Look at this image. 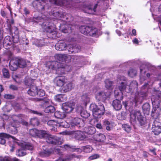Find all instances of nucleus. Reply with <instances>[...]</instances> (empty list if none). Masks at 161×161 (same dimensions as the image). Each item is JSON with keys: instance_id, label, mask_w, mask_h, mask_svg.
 <instances>
[{"instance_id": "nucleus-52", "label": "nucleus", "mask_w": 161, "mask_h": 161, "mask_svg": "<svg viewBox=\"0 0 161 161\" xmlns=\"http://www.w3.org/2000/svg\"><path fill=\"white\" fill-rule=\"evenodd\" d=\"M36 100L37 101H42L45 104L50 103H51V101L50 100L47 98L43 100H42L41 99H37Z\"/></svg>"}, {"instance_id": "nucleus-4", "label": "nucleus", "mask_w": 161, "mask_h": 161, "mask_svg": "<svg viewBox=\"0 0 161 161\" xmlns=\"http://www.w3.org/2000/svg\"><path fill=\"white\" fill-rule=\"evenodd\" d=\"M26 65V62L23 59L14 58L11 60L9 63L10 69L12 71L15 70L18 67L23 68Z\"/></svg>"}, {"instance_id": "nucleus-13", "label": "nucleus", "mask_w": 161, "mask_h": 161, "mask_svg": "<svg viewBox=\"0 0 161 161\" xmlns=\"http://www.w3.org/2000/svg\"><path fill=\"white\" fill-rule=\"evenodd\" d=\"M118 80L121 81L123 80V81L120 82L121 85L119 86V90L121 92L124 90H125V91L128 92L130 91V88H129V89H128L127 88L126 85L128 83H127V81L125 80V78L123 76H121L118 77Z\"/></svg>"}, {"instance_id": "nucleus-22", "label": "nucleus", "mask_w": 161, "mask_h": 161, "mask_svg": "<svg viewBox=\"0 0 161 161\" xmlns=\"http://www.w3.org/2000/svg\"><path fill=\"white\" fill-rule=\"evenodd\" d=\"M25 116L23 114H20L18 115H14L11 117H9V119H12V120L15 123L19 122L22 121L23 119L25 118ZM10 120H11L10 119Z\"/></svg>"}, {"instance_id": "nucleus-27", "label": "nucleus", "mask_w": 161, "mask_h": 161, "mask_svg": "<svg viewBox=\"0 0 161 161\" xmlns=\"http://www.w3.org/2000/svg\"><path fill=\"white\" fill-rule=\"evenodd\" d=\"M82 122L81 119L78 118H76L73 119L71 122H70L71 129L73 127L77 126Z\"/></svg>"}, {"instance_id": "nucleus-3", "label": "nucleus", "mask_w": 161, "mask_h": 161, "mask_svg": "<svg viewBox=\"0 0 161 161\" xmlns=\"http://www.w3.org/2000/svg\"><path fill=\"white\" fill-rule=\"evenodd\" d=\"M47 65L49 66V69H57V72L61 74H66V72L71 70L70 66L66 65L64 66L62 63H58V62H49L47 63Z\"/></svg>"}, {"instance_id": "nucleus-51", "label": "nucleus", "mask_w": 161, "mask_h": 161, "mask_svg": "<svg viewBox=\"0 0 161 161\" xmlns=\"http://www.w3.org/2000/svg\"><path fill=\"white\" fill-rule=\"evenodd\" d=\"M25 149L26 150H32L33 149V146L30 144H26L25 145Z\"/></svg>"}, {"instance_id": "nucleus-42", "label": "nucleus", "mask_w": 161, "mask_h": 161, "mask_svg": "<svg viewBox=\"0 0 161 161\" xmlns=\"http://www.w3.org/2000/svg\"><path fill=\"white\" fill-rule=\"evenodd\" d=\"M82 117L84 118H87L90 116V114L86 111L83 110L80 113Z\"/></svg>"}, {"instance_id": "nucleus-23", "label": "nucleus", "mask_w": 161, "mask_h": 161, "mask_svg": "<svg viewBox=\"0 0 161 161\" xmlns=\"http://www.w3.org/2000/svg\"><path fill=\"white\" fill-rule=\"evenodd\" d=\"M97 6V4H96L94 6L90 5L87 6L85 8V12L87 13L93 14L96 11V10Z\"/></svg>"}, {"instance_id": "nucleus-59", "label": "nucleus", "mask_w": 161, "mask_h": 161, "mask_svg": "<svg viewBox=\"0 0 161 161\" xmlns=\"http://www.w3.org/2000/svg\"><path fill=\"white\" fill-rule=\"evenodd\" d=\"M0 13L1 15L4 18H7V17L6 16V13L3 10H1L0 11Z\"/></svg>"}, {"instance_id": "nucleus-24", "label": "nucleus", "mask_w": 161, "mask_h": 161, "mask_svg": "<svg viewBox=\"0 0 161 161\" xmlns=\"http://www.w3.org/2000/svg\"><path fill=\"white\" fill-rule=\"evenodd\" d=\"M66 47V44L64 42H58L55 46L56 50L58 51H63L65 50Z\"/></svg>"}, {"instance_id": "nucleus-10", "label": "nucleus", "mask_w": 161, "mask_h": 161, "mask_svg": "<svg viewBox=\"0 0 161 161\" xmlns=\"http://www.w3.org/2000/svg\"><path fill=\"white\" fill-rule=\"evenodd\" d=\"M152 131L155 135H158L161 132V122L159 119H156L154 121L152 127Z\"/></svg>"}, {"instance_id": "nucleus-41", "label": "nucleus", "mask_w": 161, "mask_h": 161, "mask_svg": "<svg viewBox=\"0 0 161 161\" xmlns=\"http://www.w3.org/2000/svg\"><path fill=\"white\" fill-rule=\"evenodd\" d=\"M95 128L92 127H88V130H85V131L88 134H92L95 133Z\"/></svg>"}, {"instance_id": "nucleus-62", "label": "nucleus", "mask_w": 161, "mask_h": 161, "mask_svg": "<svg viewBox=\"0 0 161 161\" xmlns=\"http://www.w3.org/2000/svg\"><path fill=\"white\" fill-rule=\"evenodd\" d=\"M12 77L13 79L15 80V81L16 82H18V81L19 80H18L19 78L18 76L17 75H13Z\"/></svg>"}, {"instance_id": "nucleus-6", "label": "nucleus", "mask_w": 161, "mask_h": 161, "mask_svg": "<svg viewBox=\"0 0 161 161\" xmlns=\"http://www.w3.org/2000/svg\"><path fill=\"white\" fill-rule=\"evenodd\" d=\"M79 30L81 33L87 36H95L98 34L97 29L92 26H82L80 27Z\"/></svg>"}, {"instance_id": "nucleus-40", "label": "nucleus", "mask_w": 161, "mask_h": 161, "mask_svg": "<svg viewBox=\"0 0 161 161\" xmlns=\"http://www.w3.org/2000/svg\"><path fill=\"white\" fill-rule=\"evenodd\" d=\"M2 71L3 76L5 78H9L10 75L8 70L6 68H3Z\"/></svg>"}, {"instance_id": "nucleus-55", "label": "nucleus", "mask_w": 161, "mask_h": 161, "mask_svg": "<svg viewBox=\"0 0 161 161\" xmlns=\"http://www.w3.org/2000/svg\"><path fill=\"white\" fill-rule=\"evenodd\" d=\"M134 86V87H136L137 86V82L135 81H133L131 82L130 83V86H128V87H131L132 86Z\"/></svg>"}, {"instance_id": "nucleus-16", "label": "nucleus", "mask_w": 161, "mask_h": 161, "mask_svg": "<svg viewBox=\"0 0 161 161\" xmlns=\"http://www.w3.org/2000/svg\"><path fill=\"white\" fill-rule=\"evenodd\" d=\"M56 58L59 61L58 63H61L62 62H66L67 61V59H70L72 57L69 55L65 54H57L55 56ZM57 62V61H54Z\"/></svg>"}, {"instance_id": "nucleus-44", "label": "nucleus", "mask_w": 161, "mask_h": 161, "mask_svg": "<svg viewBox=\"0 0 161 161\" xmlns=\"http://www.w3.org/2000/svg\"><path fill=\"white\" fill-rule=\"evenodd\" d=\"M0 161H19L18 159L14 158L11 159L9 158H0Z\"/></svg>"}, {"instance_id": "nucleus-48", "label": "nucleus", "mask_w": 161, "mask_h": 161, "mask_svg": "<svg viewBox=\"0 0 161 161\" xmlns=\"http://www.w3.org/2000/svg\"><path fill=\"white\" fill-rule=\"evenodd\" d=\"M75 110L78 113H80L84 110L83 107L80 105H78L76 106Z\"/></svg>"}, {"instance_id": "nucleus-63", "label": "nucleus", "mask_w": 161, "mask_h": 161, "mask_svg": "<svg viewBox=\"0 0 161 161\" xmlns=\"http://www.w3.org/2000/svg\"><path fill=\"white\" fill-rule=\"evenodd\" d=\"M10 88L14 90H16L17 89V87L16 86L13 85L10 86Z\"/></svg>"}, {"instance_id": "nucleus-5", "label": "nucleus", "mask_w": 161, "mask_h": 161, "mask_svg": "<svg viewBox=\"0 0 161 161\" xmlns=\"http://www.w3.org/2000/svg\"><path fill=\"white\" fill-rule=\"evenodd\" d=\"M98 106L95 104H92L90 108L92 110L93 116L96 118H99L104 113L105 109L104 105L101 103H98Z\"/></svg>"}, {"instance_id": "nucleus-21", "label": "nucleus", "mask_w": 161, "mask_h": 161, "mask_svg": "<svg viewBox=\"0 0 161 161\" xmlns=\"http://www.w3.org/2000/svg\"><path fill=\"white\" fill-rule=\"evenodd\" d=\"M58 121H56L53 120H50L48 121L47 125L51 128L50 130L54 131L57 130V128L58 127Z\"/></svg>"}, {"instance_id": "nucleus-34", "label": "nucleus", "mask_w": 161, "mask_h": 161, "mask_svg": "<svg viewBox=\"0 0 161 161\" xmlns=\"http://www.w3.org/2000/svg\"><path fill=\"white\" fill-rule=\"evenodd\" d=\"M123 129L127 133H130L131 130V127L129 125L124 124L122 125Z\"/></svg>"}, {"instance_id": "nucleus-45", "label": "nucleus", "mask_w": 161, "mask_h": 161, "mask_svg": "<svg viewBox=\"0 0 161 161\" xmlns=\"http://www.w3.org/2000/svg\"><path fill=\"white\" fill-rule=\"evenodd\" d=\"M11 104L4 106L3 108V109L5 112H9L11 109Z\"/></svg>"}, {"instance_id": "nucleus-19", "label": "nucleus", "mask_w": 161, "mask_h": 161, "mask_svg": "<svg viewBox=\"0 0 161 161\" xmlns=\"http://www.w3.org/2000/svg\"><path fill=\"white\" fill-rule=\"evenodd\" d=\"M73 83L70 81L66 82V83L63 86L62 88V91L64 92H68L72 90L74 87Z\"/></svg>"}, {"instance_id": "nucleus-31", "label": "nucleus", "mask_w": 161, "mask_h": 161, "mask_svg": "<svg viewBox=\"0 0 161 161\" xmlns=\"http://www.w3.org/2000/svg\"><path fill=\"white\" fill-rule=\"evenodd\" d=\"M66 96L64 95L59 94L56 96L54 98L56 101L58 102H61L64 101L66 100Z\"/></svg>"}, {"instance_id": "nucleus-46", "label": "nucleus", "mask_w": 161, "mask_h": 161, "mask_svg": "<svg viewBox=\"0 0 161 161\" xmlns=\"http://www.w3.org/2000/svg\"><path fill=\"white\" fill-rule=\"evenodd\" d=\"M10 127L11 129V132L12 133V134H15L17 133V130L16 126H14V125H12V124H11V126Z\"/></svg>"}, {"instance_id": "nucleus-43", "label": "nucleus", "mask_w": 161, "mask_h": 161, "mask_svg": "<svg viewBox=\"0 0 161 161\" xmlns=\"http://www.w3.org/2000/svg\"><path fill=\"white\" fill-rule=\"evenodd\" d=\"M75 132L72 131L66 130L60 132L59 134L63 135H71L73 134Z\"/></svg>"}, {"instance_id": "nucleus-39", "label": "nucleus", "mask_w": 161, "mask_h": 161, "mask_svg": "<svg viewBox=\"0 0 161 161\" xmlns=\"http://www.w3.org/2000/svg\"><path fill=\"white\" fill-rule=\"evenodd\" d=\"M16 154L19 156H22L26 154L25 151L22 149H19L16 152Z\"/></svg>"}, {"instance_id": "nucleus-37", "label": "nucleus", "mask_w": 161, "mask_h": 161, "mask_svg": "<svg viewBox=\"0 0 161 161\" xmlns=\"http://www.w3.org/2000/svg\"><path fill=\"white\" fill-rule=\"evenodd\" d=\"M30 123L31 125L34 126L37 125L39 124V120L36 118L31 119L30 121Z\"/></svg>"}, {"instance_id": "nucleus-9", "label": "nucleus", "mask_w": 161, "mask_h": 161, "mask_svg": "<svg viewBox=\"0 0 161 161\" xmlns=\"http://www.w3.org/2000/svg\"><path fill=\"white\" fill-rule=\"evenodd\" d=\"M35 80L28 78L26 79L25 81V84L26 85L30 86V88L28 91V93L31 96H34L37 94V89L33 82Z\"/></svg>"}, {"instance_id": "nucleus-28", "label": "nucleus", "mask_w": 161, "mask_h": 161, "mask_svg": "<svg viewBox=\"0 0 161 161\" xmlns=\"http://www.w3.org/2000/svg\"><path fill=\"white\" fill-rule=\"evenodd\" d=\"M75 138L78 140H82L85 138V136L83 133L81 131H78L75 134Z\"/></svg>"}, {"instance_id": "nucleus-57", "label": "nucleus", "mask_w": 161, "mask_h": 161, "mask_svg": "<svg viewBox=\"0 0 161 161\" xmlns=\"http://www.w3.org/2000/svg\"><path fill=\"white\" fill-rule=\"evenodd\" d=\"M73 157V155H71V156H69V158H67L66 159H63L62 158H59L58 160H56V161H66L67 160V159H71V158H72Z\"/></svg>"}, {"instance_id": "nucleus-8", "label": "nucleus", "mask_w": 161, "mask_h": 161, "mask_svg": "<svg viewBox=\"0 0 161 161\" xmlns=\"http://www.w3.org/2000/svg\"><path fill=\"white\" fill-rule=\"evenodd\" d=\"M130 121L132 123L138 120L141 124L144 125L146 123L145 118L143 117L139 111L132 110L130 114Z\"/></svg>"}, {"instance_id": "nucleus-58", "label": "nucleus", "mask_w": 161, "mask_h": 161, "mask_svg": "<svg viewBox=\"0 0 161 161\" xmlns=\"http://www.w3.org/2000/svg\"><path fill=\"white\" fill-rule=\"evenodd\" d=\"M42 19H41L40 17H34L33 18V21L38 23L40 22L39 20H41Z\"/></svg>"}, {"instance_id": "nucleus-38", "label": "nucleus", "mask_w": 161, "mask_h": 161, "mask_svg": "<svg viewBox=\"0 0 161 161\" xmlns=\"http://www.w3.org/2000/svg\"><path fill=\"white\" fill-rule=\"evenodd\" d=\"M105 87L107 89H112L113 82L109 80H106L105 81Z\"/></svg>"}, {"instance_id": "nucleus-12", "label": "nucleus", "mask_w": 161, "mask_h": 161, "mask_svg": "<svg viewBox=\"0 0 161 161\" xmlns=\"http://www.w3.org/2000/svg\"><path fill=\"white\" fill-rule=\"evenodd\" d=\"M68 80L66 77L63 76H58L56 77L54 80V82L56 85L62 86L67 82Z\"/></svg>"}, {"instance_id": "nucleus-25", "label": "nucleus", "mask_w": 161, "mask_h": 161, "mask_svg": "<svg viewBox=\"0 0 161 161\" xmlns=\"http://www.w3.org/2000/svg\"><path fill=\"white\" fill-rule=\"evenodd\" d=\"M112 105L114 108L117 110H120L122 108V104L121 102L117 99L113 101Z\"/></svg>"}, {"instance_id": "nucleus-53", "label": "nucleus", "mask_w": 161, "mask_h": 161, "mask_svg": "<svg viewBox=\"0 0 161 161\" xmlns=\"http://www.w3.org/2000/svg\"><path fill=\"white\" fill-rule=\"evenodd\" d=\"M9 40H10V38L9 37V36H7L6 37L3 41V44H6L7 45H9Z\"/></svg>"}, {"instance_id": "nucleus-56", "label": "nucleus", "mask_w": 161, "mask_h": 161, "mask_svg": "<svg viewBox=\"0 0 161 161\" xmlns=\"http://www.w3.org/2000/svg\"><path fill=\"white\" fill-rule=\"evenodd\" d=\"M4 97L6 99H12L14 98V96L8 94L5 95Z\"/></svg>"}, {"instance_id": "nucleus-26", "label": "nucleus", "mask_w": 161, "mask_h": 161, "mask_svg": "<svg viewBox=\"0 0 161 161\" xmlns=\"http://www.w3.org/2000/svg\"><path fill=\"white\" fill-rule=\"evenodd\" d=\"M90 100V96L87 93L83 94L81 97V102L83 105H86Z\"/></svg>"}, {"instance_id": "nucleus-36", "label": "nucleus", "mask_w": 161, "mask_h": 161, "mask_svg": "<svg viewBox=\"0 0 161 161\" xmlns=\"http://www.w3.org/2000/svg\"><path fill=\"white\" fill-rule=\"evenodd\" d=\"M128 75L131 77H133L135 76L136 74L137 71L136 70L130 69L128 72Z\"/></svg>"}, {"instance_id": "nucleus-32", "label": "nucleus", "mask_w": 161, "mask_h": 161, "mask_svg": "<svg viewBox=\"0 0 161 161\" xmlns=\"http://www.w3.org/2000/svg\"><path fill=\"white\" fill-rule=\"evenodd\" d=\"M8 137V135L4 133L0 134V144H4L5 143V138Z\"/></svg>"}, {"instance_id": "nucleus-7", "label": "nucleus", "mask_w": 161, "mask_h": 161, "mask_svg": "<svg viewBox=\"0 0 161 161\" xmlns=\"http://www.w3.org/2000/svg\"><path fill=\"white\" fill-rule=\"evenodd\" d=\"M42 28L44 31L49 33V36L51 37L56 38L57 36V32L55 26L53 24L43 23L42 24Z\"/></svg>"}, {"instance_id": "nucleus-20", "label": "nucleus", "mask_w": 161, "mask_h": 161, "mask_svg": "<svg viewBox=\"0 0 161 161\" xmlns=\"http://www.w3.org/2000/svg\"><path fill=\"white\" fill-rule=\"evenodd\" d=\"M109 95L103 92H99L96 94V98L98 101H103L107 98Z\"/></svg>"}, {"instance_id": "nucleus-54", "label": "nucleus", "mask_w": 161, "mask_h": 161, "mask_svg": "<svg viewBox=\"0 0 161 161\" xmlns=\"http://www.w3.org/2000/svg\"><path fill=\"white\" fill-rule=\"evenodd\" d=\"M37 95H39L40 97H43L45 95L44 91L42 89H40L39 91L37 90Z\"/></svg>"}, {"instance_id": "nucleus-33", "label": "nucleus", "mask_w": 161, "mask_h": 161, "mask_svg": "<svg viewBox=\"0 0 161 161\" xmlns=\"http://www.w3.org/2000/svg\"><path fill=\"white\" fill-rule=\"evenodd\" d=\"M54 114L56 118L58 119H62L65 117V114L64 113L59 111H56Z\"/></svg>"}, {"instance_id": "nucleus-18", "label": "nucleus", "mask_w": 161, "mask_h": 161, "mask_svg": "<svg viewBox=\"0 0 161 161\" xmlns=\"http://www.w3.org/2000/svg\"><path fill=\"white\" fill-rule=\"evenodd\" d=\"M74 108V105L71 103H65L63 104L62 108L66 113L71 112Z\"/></svg>"}, {"instance_id": "nucleus-11", "label": "nucleus", "mask_w": 161, "mask_h": 161, "mask_svg": "<svg viewBox=\"0 0 161 161\" xmlns=\"http://www.w3.org/2000/svg\"><path fill=\"white\" fill-rule=\"evenodd\" d=\"M45 4L43 0H36L33 2L32 4L36 9L42 11L45 8Z\"/></svg>"}, {"instance_id": "nucleus-64", "label": "nucleus", "mask_w": 161, "mask_h": 161, "mask_svg": "<svg viewBox=\"0 0 161 161\" xmlns=\"http://www.w3.org/2000/svg\"><path fill=\"white\" fill-rule=\"evenodd\" d=\"M136 30L135 29H133L132 31V35L136 36Z\"/></svg>"}, {"instance_id": "nucleus-29", "label": "nucleus", "mask_w": 161, "mask_h": 161, "mask_svg": "<svg viewBox=\"0 0 161 161\" xmlns=\"http://www.w3.org/2000/svg\"><path fill=\"white\" fill-rule=\"evenodd\" d=\"M61 126L64 128L71 127L70 123L69 124L64 120H62L60 121H58V127Z\"/></svg>"}, {"instance_id": "nucleus-50", "label": "nucleus", "mask_w": 161, "mask_h": 161, "mask_svg": "<svg viewBox=\"0 0 161 161\" xmlns=\"http://www.w3.org/2000/svg\"><path fill=\"white\" fill-rule=\"evenodd\" d=\"M97 139V141L99 142H103L105 139V136L103 134H100L98 135Z\"/></svg>"}, {"instance_id": "nucleus-35", "label": "nucleus", "mask_w": 161, "mask_h": 161, "mask_svg": "<svg viewBox=\"0 0 161 161\" xmlns=\"http://www.w3.org/2000/svg\"><path fill=\"white\" fill-rule=\"evenodd\" d=\"M55 110L54 107L52 106H49L47 107L44 111L47 113H52Z\"/></svg>"}, {"instance_id": "nucleus-15", "label": "nucleus", "mask_w": 161, "mask_h": 161, "mask_svg": "<svg viewBox=\"0 0 161 161\" xmlns=\"http://www.w3.org/2000/svg\"><path fill=\"white\" fill-rule=\"evenodd\" d=\"M68 51L71 53H77L80 51L81 47L80 46L76 44H69L67 46Z\"/></svg>"}, {"instance_id": "nucleus-2", "label": "nucleus", "mask_w": 161, "mask_h": 161, "mask_svg": "<svg viewBox=\"0 0 161 161\" xmlns=\"http://www.w3.org/2000/svg\"><path fill=\"white\" fill-rule=\"evenodd\" d=\"M29 134L33 136H37L40 138L45 139L47 143L53 145H60L63 142L62 138L50 135L45 130H39L32 129L30 130Z\"/></svg>"}, {"instance_id": "nucleus-61", "label": "nucleus", "mask_w": 161, "mask_h": 161, "mask_svg": "<svg viewBox=\"0 0 161 161\" xmlns=\"http://www.w3.org/2000/svg\"><path fill=\"white\" fill-rule=\"evenodd\" d=\"M103 125L105 126L110 125V124L109 121L105 120L103 122Z\"/></svg>"}, {"instance_id": "nucleus-17", "label": "nucleus", "mask_w": 161, "mask_h": 161, "mask_svg": "<svg viewBox=\"0 0 161 161\" xmlns=\"http://www.w3.org/2000/svg\"><path fill=\"white\" fill-rule=\"evenodd\" d=\"M154 94H156L158 95L157 97H155L154 95L152 96L151 100L153 105H155L156 103H159L160 100L159 98H161V91H156L154 92Z\"/></svg>"}, {"instance_id": "nucleus-60", "label": "nucleus", "mask_w": 161, "mask_h": 161, "mask_svg": "<svg viewBox=\"0 0 161 161\" xmlns=\"http://www.w3.org/2000/svg\"><path fill=\"white\" fill-rule=\"evenodd\" d=\"M30 112L31 113L37 114H38V115H42V114L41 113H39V112H37V111H35L31 110L30 111Z\"/></svg>"}, {"instance_id": "nucleus-47", "label": "nucleus", "mask_w": 161, "mask_h": 161, "mask_svg": "<svg viewBox=\"0 0 161 161\" xmlns=\"http://www.w3.org/2000/svg\"><path fill=\"white\" fill-rule=\"evenodd\" d=\"M53 1V3H54L55 4H58L59 5L66 6V5L64 3V0H62L61 2H59V3H58V0L55 1L54 0H51V1Z\"/></svg>"}, {"instance_id": "nucleus-49", "label": "nucleus", "mask_w": 161, "mask_h": 161, "mask_svg": "<svg viewBox=\"0 0 161 161\" xmlns=\"http://www.w3.org/2000/svg\"><path fill=\"white\" fill-rule=\"evenodd\" d=\"M99 155L98 154H94L90 156L88 158V159L90 160H92L99 158Z\"/></svg>"}, {"instance_id": "nucleus-1", "label": "nucleus", "mask_w": 161, "mask_h": 161, "mask_svg": "<svg viewBox=\"0 0 161 161\" xmlns=\"http://www.w3.org/2000/svg\"><path fill=\"white\" fill-rule=\"evenodd\" d=\"M93 149V148L90 146H86L81 147V149H74L71 147L68 144L64 145L63 147L57 146L54 148L53 150L51 148H49L47 146H43L42 150L40 152L39 155L42 157L47 156L50 155L53 152L56 154H61L64 150H66L69 151L74 152L76 150L77 152H83L89 153L91 152Z\"/></svg>"}, {"instance_id": "nucleus-14", "label": "nucleus", "mask_w": 161, "mask_h": 161, "mask_svg": "<svg viewBox=\"0 0 161 161\" xmlns=\"http://www.w3.org/2000/svg\"><path fill=\"white\" fill-rule=\"evenodd\" d=\"M146 97V94L145 93L137 92L136 93L135 97L133 101L136 103H140L142 102Z\"/></svg>"}, {"instance_id": "nucleus-30", "label": "nucleus", "mask_w": 161, "mask_h": 161, "mask_svg": "<svg viewBox=\"0 0 161 161\" xmlns=\"http://www.w3.org/2000/svg\"><path fill=\"white\" fill-rule=\"evenodd\" d=\"M142 109L144 114H148L150 111V105L148 103H145L143 105Z\"/></svg>"}]
</instances>
